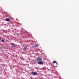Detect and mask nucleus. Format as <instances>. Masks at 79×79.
Listing matches in <instances>:
<instances>
[{
	"instance_id": "1",
	"label": "nucleus",
	"mask_w": 79,
	"mask_h": 79,
	"mask_svg": "<svg viewBox=\"0 0 79 79\" xmlns=\"http://www.w3.org/2000/svg\"><path fill=\"white\" fill-rule=\"evenodd\" d=\"M36 60L38 62L37 63L38 64H44V62L42 61V59L40 57H38L37 58Z\"/></svg>"
},
{
	"instance_id": "2",
	"label": "nucleus",
	"mask_w": 79,
	"mask_h": 79,
	"mask_svg": "<svg viewBox=\"0 0 79 79\" xmlns=\"http://www.w3.org/2000/svg\"><path fill=\"white\" fill-rule=\"evenodd\" d=\"M37 74H38L37 73L35 72H33L31 73V74H33L34 75H37Z\"/></svg>"
},
{
	"instance_id": "3",
	"label": "nucleus",
	"mask_w": 79,
	"mask_h": 79,
	"mask_svg": "<svg viewBox=\"0 0 79 79\" xmlns=\"http://www.w3.org/2000/svg\"><path fill=\"white\" fill-rule=\"evenodd\" d=\"M10 45H11L12 47H15V44L14 43H12L10 44Z\"/></svg>"
},
{
	"instance_id": "4",
	"label": "nucleus",
	"mask_w": 79,
	"mask_h": 79,
	"mask_svg": "<svg viewBox=\"0 0 79 79\" xmlns=\"http://www.w3.org/2000/svg\"><path fill=\"white\" fill-rule=\"evenodd\" d=\"M6 21L9 22L10 21V19L8 18H7L6 19Z\"/></svg>"
},
{
	"instance_id": "5",
	"label": "nucleus",
	"mask_w": 79,
	"mask_h": 79,
	"mask_svg": "<svg viewBox=\"0 0 79 79\" xmlns=\"http://www.w3.org/2000/svg\"><path fill=\"white\" fill-rule=\"evenodd\" d=\"M56 63V64H57V62L55 60L53 61L52 62V64H54V63Z\"/></svg>"
},
{
	"instance_id": "6",
	"label": "nucleus",
	"mask_w": 79,
	"mask_h": 79,
	"mask_svg": "<svg viewBox=\"0 0 79 79\" xmlns=\"http://www.w3.org/2000/svg\"><path fill=\"white\" fill-rule=\"evenodd\" d=\"M28 49V48L26 47H24V49L25 50H26L27 49Z\"/></svg>"
},
{
	"instance_id": "7",
	"label": "nucleus",
	"mask_w": 79,
	"mask_h": 79,
	"mask_svg": "<svg viewBox=\"0 0 79 79\" xmlns=\"http://www.w3.org/2000/svg\"><path fill=\"white\" fill-rule=\"evenodd\" d=\"M2 42H5V41L4 40L2 39Z\"/></svg>"
},
{
	"instance_id": "8",
	"label": "nucleus",
	"mask_w": 79,
	"mask_h": 79,
	"mask_svg": "<svg viewBox=\"0 0 79 79\" xmlns=\"http://www.w3.org/2000/svg\"><path fill=\"white\" fill-rule=\"evenodd\" d=\"M28 36H31V35L30 34H28Z\"/></svg>"
},
{
	"instance_id": "9",
	"label": "nucleus",
	"mask_w": 79,
	"mask_h": 79,
	"mask_svg": "<svg viewBox=\"0 0 79 79\" xmlns=\"http://www.w3.org/2000/svg\"><path fill=\"white\" fill-rule=\"evenodd\" d=\"M35 47H37V45L35 46Z\"/></svg>"
},
{
	"instance_id": "10",
	"label": "nucleus",
	"mask_w": 79,
	"mask_h": 79,
	"mask_svg": "<svg viewBox=\"0 0 79 79\" xmlns=\"http://www.w3.org/2000/svg\"><path fill=\"white\" fill-rule=\"evenodd\" d=\"M54 66L55 67H57V66L54 65Z\"/></svg>"
},
{
	"instance_id": "11",
	"label": "nucleus",
	"mask_w": 79,
	"mask_h": 79,
	"mask_svg": "<svg viewBox=\"0 0 79 79\" xmlns=\"http://www.w3.org/2000/svg\"><path fill=\"white\" fill-rule=\"evenodd\" d=\"M1 40V37H0V40Z\"/></svg>"
}]
</instances>
